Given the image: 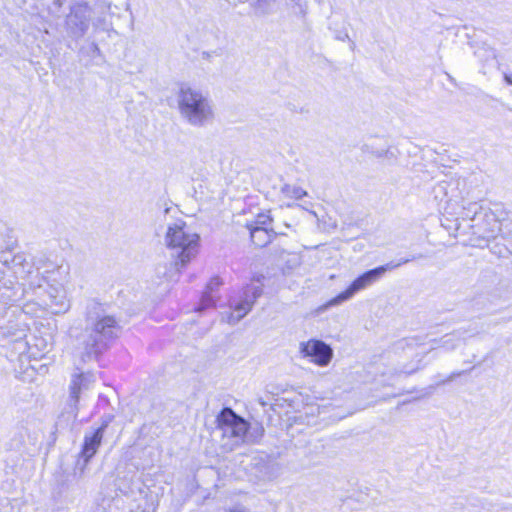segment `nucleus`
<instances>
[{"mask_svg": "<svg viewBox=\"0 0 512 512\" xmlns=\"http://www.w3.org/2000/svg\"><path fill=\"white\" fill-rule=\"evenodd\" d=\"M0 266L7 269L2 271L0 279L21 294L16 300H0V317L6 311L16 310L13 322L7 325L12 332L18 324L25 325L21 320L24 314H64L70 309L65 288L69 279L67 266L57 264L45 255L32 257L24 252L13 253L10 248L0 251Z\"/></svg>", "mask_w": 512, "mask_h": 512, "instance_id": "nucleus-1", "label": "nucleus"}, {"mask_svg": "<svg viewBox=\"0 0 512 512\" xmlns=\"http://www.w3.org/2000/svg\"><path fill=\"white\" fill-rule=\"evenodd\" d=\"M178 212L176 206L165 203L157 218L166 223L163 241L175 258V265L184 267L197 255L200 237L182 218H174Z\"/></svg>", "mask_w": 512, "mask_h": 512, "instance_id": "nucleus-2", "label": "nucleus"}, {"mask_svg": "<svg viewBox=\"0 0 512 512\" xmlns=\"http://www.w3.org/2000/svg\"><path fill=\"white\" fill-rule=\"evenodd\" d=\"M177 109L182 120L195 128H203L215 120V105L207 92L181 83L176 92Z\"/></svg>", "mask_w": 512, "mask_h": 512, "instance_id": "nucleus-3", "label": "nucleus"}, {"mask_svg": "<svg viewBox=\"0 0 512 512\" xmlns=\"http://www.w3.org/2000/svg\"><path fill=\"white\" fill-rule=\"evenodd\" d=\"M503 215L502 207L492 210L482 207L478 202H469L463 207V218L469 219L472 234L486 243L496 239L501 233L499 217Z\"/></svg>", "mask_w": 512, "mask_h": 512, "instance_id": "nucleus-4", "label": "nucleus"}, {"mask_svg": "<svg viewBox=\"0 0 512 512\" xmlns=\"http://www.w3.org/2000/svg\"><path fill=\"white\" fill-rule=\"evenodd\" d=\"M420 257L421 256H412L411 258L402 259L397 263H388L386 265L379 266L377 268L371 269L363 273L362 275L357 277L345 291L341 292L339 295L328 301L327 304L325 305V308L339 305L340 303L351 299L357 292L368 288L373 283L378 281L385 274L386 271L396 269L401 265L406 264Z\"/></svg>", "mask_w": 512, "mask_h": 512, "instance_id": "nucleus-5", "label": "nucleus"}, {"mask_svg": "<svg viewBox=\"0 0 512 512\" xmlns=\"http://www.w3.org/2000/svg\"><path fill=\"white\" fill-rule=\"evenodd\" d=\"M223 435L233 438V444L237 445L244 440L248 430V423L237 416L230 408H225L217 418Z\"/></svg>", "mask_w": 512, "mask_h": 512, "instance_id": "nucleus-6", "label": "nucleus"}, {"mask_svg": "<svg viewBox=\"0 0 512 512\" xmlns=\"http://www.w3.org/2000/svg\"><path fill=\"white\" fill-rule=\"evenodd\" d=\"M89 20L90 8L88 5H75L65 20V28L67 34L74 39L82 37L89 27Z\"/></svg>", "mask_w": 512, "mask_h": 512, "instance_id": "nucleus-7", "label": "nucleus"}, {"mask_svg": "<svg viewBox=\"0 0 512 512\" xmlns=\"http://www.w3.org/2000/svg\"><path fill=\"white\" fill-rule=\"evenodd\" d=\"M299 351L303 357L310 358L314 364L320 367L328 366L333 358V349L325 342L317 339L301 342Z\"/></svg>", "mask_w": 512, "mask_h": 512, "instance_id": "nucleus-8", "label": "nucleus"}, {"mask_svg": "<svg viewBox=\"0 0 512 512\" xmlns=\"http://www.w3.org/2000/svg\"><path fill=\"white\" fill-rule=\"evenodd\" d=\"M94 381V375L90 372H77L72 375L69 391L70 402L75 411H78L80 394L86 390H89Z\"/></svg>", "mask_w": 512, "mask_h": 512, "instance_id": "nucleus-9", "label": "nucleus"}, {"mask_svg": "<svg viewBox=\"0 0 512 512\" xmlns=\"http://www.w3.org/2000/svg\"><path fill=\"white\" fill-rule=\"evenodd\" d=\"M105 427L106 426L103 425L93 432L85 434L83 448L81 451V456L84 458L85 463H87L96 454L100 447Z\"/></svg>", "mask_w": 512, "mask_h": 512, "instance_id": "nucleus-10", "label": "nucleus"}, {"mask_svg": "<svg viewBox=\"0 0 512 512\" xmlns=\"http://www.w3.org/2000/svg\"><path fill=\"white\" fill-rule=\"evenodd\" d=\"M118 325L112 316H104L94 324V331L104 338H111L115 335Z\"/></svg>", "mask_w": 512, "mask_h": 512, "instance_id": "nucleus-11", "label": "nucleus"}, {"mask_svg": "<svg viewBox=\"0 0 512 512\" xmlns=\"http://www.w3.org/2000/svg\"><path fill=\"white\" fill-rule=\"evenodd\" d=\"M250 231V237L252 242L259 247H263L271 242L273 238L272 229L260 226H247Z\"/></svg>", "mask_w": 512, "mask_h": 512, "instance_id": "nucleus-12", "label": "nucleus"}, {"mask_svg": "<svg viewBox=\"0 0 512 512\" xmlns=\"http://www.w3.org/2000/svg\"><path fill=\"white\" fill-rule=\"evenodd\" d=\"M253 306V301L243 300L235 305L233 311L228 312L223 319L229 324H236L245 317Z\"/></svg>", "mask_w": 512, "mask_h": 512, "instance_id": "nucleus-13", "label": "nucleus"}, {"mask_svg": "<svg viewBox=\"0 0 512 512\" xmlns=\"http://www.w3.org/2000/svg\"><path fill=\"white\" fill-rule=\"evenodd\" d=\"M280 193L283 197L293 199V200H300L303 197L307 196V191L304 190L302 187L292 184H284L281 187Z\"/></svg>", "mask_w": 512, "mask_h": 512, "instance_id": "nucleus-14", "label": "nucleus"}, {"mask_svg": "<svg viewBox=\"0 0 512 512\" xmlns=\"http://www.w3.org/2000/svg\"><path fill=\"white\" fill-rule=\"evenodd\" d=\"M503 215L499 217V224H501V233L503 237L512 236V212L506 211L502 208Z\"/></svg>", "mask_w": 512, "mask_h": 512, "instance_id": "nucleus-15", "label": "nucleus"}, {"mask_svg": "<svg viewBox=\"0 0 512 512\" xmlns=\"http://www.w3.org/2000/svg\"><path fill=\"white\" fill-rule=\"evenodd\" d=\"M274 3L275 1L272 0H256L253 3V8L256 13L264 15L272 11V6Z\"/></svg>", "mask_w": 512, "mask_h": 512, "instance_id": "nucleus-16", "label": "nucleus"}, {"mask_svg": "<svg viewBox=\"0 0 512 512\" xmlns=\"http://www.w3.org/2000/svg\"><path fill=\"white\" fill-rule=\"evenodd\" d=\"M271 222H272V219H271L270 215H268L266 213H261V214H258L256 219L251 224H248L247 226H260V227H267V229H270Z\"/></svg>", "mask_w": 512, "mask_h": 512, "instance_id": "nucleus-17", "label": "nucleus"}, {"mask_svg": "<svg viewBox=\"0 0 512 512\" xmlns=\"http://www.w3.org/2000/svg\"><path fill=\"white\" fill-rule=\"evenodd\" d=\"M439 347H446L448 349H453L456 347L455 337L453 335H446L443 339H441Z\"/></svg>", "mask_w": 512, "mask_h": 512, "instance_id": "nucleus-18", "label": "nucleus"}, {"mask_svg": "<svg viewBox=\"0 0 512 512\" xmlns=\"http://www.w3.org/2000/svg\"><path fill=\"white\" fill-rule=\"evenodd\" d=\"M215 304L214 298L210 293H205L201 299L199 310H203L207 307L213 306Z\"/></svg>", "mask_w": 512, "mask_h": 512, "instance_id": "nucleus-19", "label": "nucleus"}, {"mask_svg": "<svg viewBox=\"0 0 512 512\" xmlns=\"http://www.w3.org/2000/svg\"><path fill=\"white\" fill-rule=\"evenodd\" d=\"M97 342H98V339H97V338H95V337H92V338L89 340V342L87 343V345H86V347H85V350H86V352H85V356H86L87 358H90V357H91V355H92L93 353H95V347H96V345H97Z\"/></svg>", "mask_w": 512, "mask_h": 512, "instance_id": "nucleus-20", "label": "nucleus"}, {"mask_svg": "<svg viewBox=\"0 0 512 512\" xmlns=\"http://www.w3.org/2000/svg\"><path fill=\"white\" fill-rule=\"evenodd\" d=\"M336 39L342 42L349 41L350 37L346 31H340L335 35Z\"/></svg>", "mask_w": 512, "mask_h": 512, "instance_id": "nucleus-21", "label": "nucleus"}, {"mask_svg": "<svg viewBox=\"0 0 512 512\" xmlns=\"http://www.w3.org/2000/svg\"><path fill=\"white\" fill-rule=\"evenodd\" d=\"M419 368H420V364H419V362H418L417 364L412 365L411 367H405V368L402 370V372H403V373H406V374H411V373H413V372L417 371Z\"/></svg>", "mask_w": 512, "mask_h": 512, "instance_id": "nucleus-22", "label": "nucleus"}, {"mask_svg": "<svg viewBox=\"0 0 512 512\" xmlns=\"http://www.w3.org/2000/svg\"><path fill=\"white\" fill-rule=\"evenodd\" d=\"M260 295V290L258 288H255L253 291V297L254 299Z\"/></svg>", "mask_w": 512, "mask_h": 512, "instance_id": "nucleus-23", "label": "nucleus"}, {"mask_svg": "<svg viewBox=\"0 0 512 512\" xmlns=\"http://www.w3.org/2000/svg\"><path fill=\"white\" fill-rule=\"evenodd\" d=\"M505 81L512 85V78L508 75H505Z\"/></svg>", "mask_w": 512, "mask_h": 512, "instance_id": "nucleus-24", "label": "nucleus"}, {"mask_svg": "<svg viewBox=\"0 0 512 512\" xmlns=\"http://www.w3.org/2000/svg\"><path fill=\"white\" fill-rule=\"evenodd\" d=\"M310 213H311V214H312L313 216L317 217V214H316V212H314V211H311Z\"/></svg>", "mask_w": 512, "mask_h": 512, "instance_id": "nucleus-25", "label": "nucleus"}]
</instances>
